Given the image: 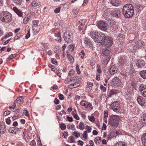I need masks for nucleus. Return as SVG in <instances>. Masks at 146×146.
Masks as SVG:
<instances>
[{
    "label": "nucleus",
    "instance_id": "3c124183",
    "mask_svg": "<svg viewBox=\"0 0 146 146\" xmlns=\"http://www.w3.org/2000/svg\"><path fill=\"white\" fill-rule=\"evenodd\" d=\"M73 80L70 79L69 78L66 79L64 81V83L66 84H68L70 82L72 81Z\"/></svg>",
    "mask_w": 146,
    "mask_h": 146
},
{
    "label": "nucleus",
    "instance_id": "a19ab883",
    "mask_svg": "<svg viewBox=\"0 0 146 146\" xmlns=\"http://www.w3.org/2000/svg\"><path fill=\"white\" fill-rule=\"evenodd\" d=\"M74 46L73 45L70 44L68 46V48L69 50L72 52L74 50Z\"/></svg>",
    "mask_w": 146,
    "mask_h": 146
},
{
    "label": "nucleus",
    "instance_id": "4c0bfd02",
    "mask_svg": "<svg viewBox=\"0 0 146 146\" xmlns=\"http://www.w3.org/2000/svg\"><path fill=\"white\" fill-rule=\"evenodd\" d=\"M17 55L16 54H12L9 57L7 58V61H9L10 60L12 59L13 58L17 56Z\"/></svg>",
    "mask_w": 146,
    "mask_h": 146
},
{
    "label": "nucleus",
    "instance_id": "e433bc0d",
    "mask_svg": "<svg viewBox=\"0 0 146 146\" xmlns=\"http://www.w3.org/2000/svg\"><path fill=\"white\" fill-rule=\"evenodd\" d=\"M67 126L68 129L73 130H74L73 129L75 127V125L74 124L72 123H70L69 125H68Z\"/></svg>",
    "mask_w": 146,
    "mask_h": 146
},
{
    "label": "nucleus",
    "instance_id": "f3484780",
    "mask_svg": "<svg viewBox=\"0 0 146 146\" xmlns=\"http://www.w3.org/2000/svg\"><path fill=\"white\" fill-rule=\"evenodd\" d=\"M19 130V129L17 127H12L8 130V131L9 133L16 134L18 133Z\"/></svg>",
    "mask_w": 146,
    "mask_h": 146
},
{
    "label": "nucleus",
    "instance_id": "ddd939ff",
    "mask_svg": "<svg viewBox=\"0 0 146 146\" xmlns=\"http://www.w3.org/2000/svg\"><path fill=\"white\" fill-rule=\"evenodd\" d=\"M80 104L82 106H84L86 108L88 107L92 109L93 108L92 104L90 103H88V102H86L85 100L82 101L80 102Z\"/></svg>",
    "mask_w": 146,
    "mask_h": 146
},
{
    "label": "nucleus",
    "instance_id": "680f3d73",
    "mask_svg": "<svg viewBox=\"0 0 146 146\" xmlns=\"http://www.w3.org/2000/svg\"><path fill=\"white\" fill-rule=\"evenodd\" d=\"M11 121L10 119V117H9L7 119H6V123L8 125H9L11 123Z\"/></svg>",
    "mask_w": 146,
    "mask_h": 146
},
{
    "label": "nucleus",
    "instance_id": "2f4dec72",
    "mask_svg": "<svg viewBox=\"0 0 146 146\" xmlns=\"http://www.w3.org/2000/svg\"><path fill=\"white\" fill-rule=\"evenodd\" d=\"M39 2L36 1H33L31 3V6L33 7H35L39 5Z\"/></svg>",
    "mask_w": 146,
    "mask_h": 146
},
{
    "label": "nucleus",
    "instance_id": "dca6fc26",
    "mask_svg": "<svg viewBox=\"0 0 146 146\" xmlns=\"http://www.w3.org/2000/svg\"><path fill=\"white\" fill-rule=\"evenodd\" d=\"M102 53L104 55L108 56L107 58V61H108L111 58V56L110 54L111 52L109 50H103Z\"/></svg>",
    "mask_w": 146,
    "mask_h": 146
},
{
    "label": "nucleus",
    "instance_id": "5701e85b",
    "mask_svg": "<svg viewBox=\"0 0 146 146\" xmlns=\"http://www.w3.org/2000/svg\"><path fill=\"white\" fill-rule=\"evenodd\" d=\"M113 146H127L125 143L122 141H119L116 143Z\"/></svg>",
    "mask_w": 146,
    "mask_h": 146
},
{
    "label": "nucleus",
    "instance_id": "f257e3e1",
    "mask_svg": "<svg viewBox=\"0 0 146 146\" xmlns=\"http://www.w3.org/2000/svg\"><path fill=\"white\" fill-rule=\"evenodd\" d=\"M123 14L126 18L132 17L134 13V7L131 4H128L123 6L122 9Z\"/></svg>",
    "mask_w": 146,
    "mask_h": 146
},
{
    "label": "nucleus",
    "instance_id": "9b49d317",
    "mask_svg": "<svg viewBox=\"0 0 146 146\" xmlns=\"http://www.w3.org/2000/svg\"><path fill=\"white\" fill-rule=\"evenodd\" d=\"M144 42L141 40H139L136 42L133 47V50H136L141 48L143 45Z\"/></svg>",
    "mask_w": 146,
    "mask_h": 146
},
{
    "label": "nucleus",
    "instance_id": "72a5a7b5",
    "mask_svg": "<svg viewBox=\"0 0 146 146\" xmlns=\"http://www.w3.org/2000/svg\"><path fill=\"white\" fill-rule=\"evenodd\" d=\"M145 87V86L144 84H142L141 85L139 88V91L141 92V91H142L144 90H146Z\"/></svg>",
    "mask_w": 146,
    "mask_h": 146
},
{
    "label": "nucleus",
    "instance_id": "20e7f679",
    "mask_svg": "<svg viewBox=\"0 0 146 146\" xmlns=\"http://www.w3.org/2000/svg\"><path fill=\"white\" fill-rule=\"evenodd\" d=\"M110 108L117 113H119L121 109L120 104L117 101H115L110 105Z\"/></svg>",
    "mask_w": 146,
    "mask_h": 146
},
{
    "label": "nucleus",
    "instance_id": "e2e57ef3",
    "mask_svg": "<svg viewBox=\"0 0 146 146\" xmlns=\"http://www.w3.org/2000/svg\"><path fill=\"white\" fill-rule=\"evenodd\" d=\"M58 95L59 99L60 100H63L64 99V96L62 94H59Z\"/></svg>",
    "mask_w": 146,
    "mask_h": 146
},
{
    "label": "nucleus",
    "instance_id": "c756f323",
    "mask_svg": "<svg viewBox=\"0 0 146 146\" xmlns=\"http://www.w3.org/2000/svg\"><path fill=\"white\" fill-rule=\"evenodd\" d=\"M112 11L110 9H108L104 11V13L107 15H110L112 14Z\"/></svg>",
    "mask_w": 146,
    "mask_h": 146
},
{
    "label": "nucleus",
    "instance_id": "b1692460",
    "mask_svg": "<svg viewBox=\"0 0 146 146\" xmlns=\"http://www.w3.org/2000/svg\"><path fill=\"white\" fill-rule=\"evenodd\" d=\"M40 31V29L38 27L33 28V35H36Z\"/></svg>",
    "mask_w": 146,
    "mask_h": 146
},
{
    "label": "nucleus",
    "instance_id": "bf43d9fd",
    "mask_svg": "<svg viewBox=\"0 0 146 146\" xmlns=\"http://www.w3.org/2000/svg\"><path fill=\"white\" fill-rule=\"evenodd\" d=\"M60 10V7H58L56 8L54 10V12L56 13H58L59 12Z\"/></svg>",
    "mask_w": 146,
    "mask_h": 146
},
{
    "label": "nucleus",
    "instance_id": "864d4df0",
    "mask_svg": "<svg viewBox=\"0 0 146 146\" xmlns=\"http://www.w3.org/2000/svg\"><path fill=\"white\" fill-rule=\"evenodd\" d=\"M83 137L85 139H86L88 137V134L86 131H84L83 134H82Z\"/></svg>",
    "mask_w": 146,
    "mask_h": 146
},
{
    "label": "nucleus",
    "instance_id": "6e6d98bb",
    "mask_svg": "<svg viewBox=\"0 0 146 146\" xmlns=\"http://www.w3.org/2000/svg\"><path fill=\"white\" fill-rule=\"evenodd\" d=\"M10 34L11 35H6L5 36H4V37H2V38H1V40H3V39H6L9 36H11L12 35V33H10Z\"/></svg>",
    "mask_w": 146,
    "mask_h": 146
},
{
    "label": "nucleus",
    "instance_id": "a878e982",
    "mask_svg": "<svg viewBox=\"0 0 146 146\" xmlns=\"http://www.w3.org/2000/svg\"><path fill=\"white\" fill-rule=\"evenodd\" d=\"M16 102L19 104L23 103V97L20 96L18 97L16 100Z\"/></svg>",
    "mask_w": 146,
    "mask_h": 146
},
{
    "label": "nucleus",
    "instance_id": "7ed1b4c3",
    "mask_svg": "<svg viewBox=\"0 0 146 146\" xmlns=\"http://www.w3.org/2000/svg\"><path fill=\"white\" fill-rule=\"evenodd\" d=\"M120 118L119 116L117 115H111L109 118L108 124L115 127L118 126Z\"/></svg>",
    "mask_w": 146,
    "mask_h": 146
},
{
    "label": "nucleus",
    "instance_id": "473e14b6",
    "mask_svg": "<svg viewBox=\"0 0 146 146\" xmlns=\"http://www.w3.org/2000/svg\"><path fill=\"white\" fill-rule=\"evenodd\" d=\"M101 140V137H97L94 139V141L97 144H100Z\"/></svg>",
    "mask_w": 146,
    "mask_h": 146
},
{
    "label": "nucleus",
    "instance_id": "58836bf2",
    "mask_svg": "<svg viewBox=\"0 0 146 146\" xmlns=\"http://www.w3.org/2000/svg\"><path fill=\"white\" fill-rule=\"evenodd\" d=\"M22 136L23 138L26 141H27L26 139H28L29 137L27 133H25L24 132H23V135Z\"/></svg>",
    "mask_w": 146,
    "mask_h": 146
},
{
    "label": "nucleus",
    "instance_id": "39448f33",
    "mask_svg": "<svg viewBox=\"0 0 146 146\" xmlns=\"http://www.w3.org/2000/svg\"><path fill=\"white\" fill-rule=\"evenodd\" d=\"M95 35L97 37V38L96 40V42L101 44L103 43L102 40H103L106 36L104 33L96 31L94 33Z\"/></svg>",
    "mask_w": 146,
    "mask_h": 146
},
{
    "label": "nucleus",
    "instance_id": "4d7b16f0",
    "mask_svg": "<svg viewBox=\"0 0 146 146\" xmlns=\"http://www.w3.org/2000/svg\"><path fill=\"white\" fill-rule=\"evenodd\" d=\"M108 116V112L107 111H104V117L105 119H107Z\"/></svg>",
    "mask_w": 146,
    "mask_h": 146
},
{
    "label": "nucleus",
    "instance_id": "bb28decb",
    "mask_svg": "<svg viewBox=\"0 0 146 146\" xmlns=\"http://www.w3.org/2000/svg\"><path fill=\"white\" fill-rule=\"evenodd\" d=\"M76 127L77 128H78L81 130H83L85 128L84 124L83 122H81L80 123L79 125V128H78V126H77Z\"/></svg>",
    "mask_w": 146,
    "mask_h": 146
},
{
    "label": "nucleus",
    "instance_id": "1a4fd4ad",
    "mask_svg": "<svg viewBox=\"0 0 146 146\" xmlns=\"http://www.w3.org/2000/svg\"><path fill=\"white\" fill-rule=\"evenodd\" d=\"M98 27L99 29L103 30L106 31L107 29V24L106 23L103 21H100L98 23Z\"/></svg>",
    "mask_w": 146,
    "mask_h": 146
},
{
    "label": "nucleus",
    "instance_id": "aec40b11",
    "mask_svg": "<svg viewBox=\"0 0 146 146\" xmlns=\"http://www.w3.org/2000/svg\"><path fill=\"white\" fill-rule=\"evenodd\" d=\"M110 3L113 6L115 7H117L119 5V1L117 0H111Z\"/></svg>",
    "mask_w": 146,
    "mask_h": 146
},
{
    "label": "nucleus",
    "instance_id": "79ce46f5",
    "mask_svg": "<svg viewBox=\"0 0 146 146\" xmlns=\"http://www.w3.org/2000/svg\"><path fill=\"white\" fill-rule=\"evenodd\" d=\"M85 55V54L83 50L79 54V56H80L82 59H83L84 58Z\"/></svg>",
    "mask_w": 146,
    "mask_h": 146
},
{
    "label": "nucleus",
    "instance_id": "052dcab7",
    "mask_svg": "<svg viewBox=\"0 0 146 146\" xmlns=\"http://www.w3.org/2000/svg\"><path fill=\"white\" fill-rule=\"evenodd\" d=\"M30 145L31 146H35L36 145V143L35 141L33 140L31 141Z\"/></svg>",
    "mask_w": 146,
    "mask_h": 146
},
{
    "label": "nucleus",
    "instance_id": "7c9ffc66",
    "mask_svg": "<svg viewBox=\"0 0 146 146\" xmlns=\"http://www.w3.org/2000/svg\"><path fill=\"white\" fill-rule=\"evenodd\" d=\"M67 58L69 61L72 62H73L74 61V58L69 54H68L67 55Z\"/></svg>",
    "mask_w": 146,
    "mask_h": 146
},
{
    "label": "nucleus",
    "instance_id": "c9c22d12",
    "mask_svg": "<svg viewBox=\"0 0 146 146\" xmlns=\"http://www.w3.org/2000/svg\"><path fill=\"white\" fill-rule=\"evenodd\" d=\"M95 32H93V33L91 34V36L92 38L94 39V41L96 42V40L97 38V37L94 34Z\"/></svg>",
    "mask_w": 146,
    "mask_h": 146
},
{
    "label": "nucleus",
    "instance_id": "a18cd8bd",
    "mask_svg": "<svg viewBox=\"0 0 146 146\" xmlns=\"http://www.w3.org/2000/svg\"><path fill=\"white\" fill-rule=\"evenodd\" d=\"M57 38L56 39L58 41L60 42L61 41V38L60 35V32H59L58 33L57 35Z\"/></svg>",
    "mask_w": 146,
    "mask_h": 146
},
{
    "label": "nucleus",
    "instance_id": "37998d69",
    "mask_svg": "<svg viewBox=\"0 0 146 146\" xmlns=\"http://www.w3.org/2000/svg\"><path fill=\"white\" fill-rule=\"evenodd\" d=\"M72 115L73 116V117L75 119L78 120L80 119L77 113H73L72 112Z\"/></svg>",
    "mask_w": 146,
    "mask_h": 146
},
{
    "label": "nucleus",
    "instance_id": "2eb2a0df",
    "mask_svg": "<svg viewBox=\"0 0 146 146\" xmlns=\"http://www.w3.org/2000/svg\"><path fill=\"white\" fill-rule=\"evenodd\" d=\"M137 101L140 105L143 106L145 104V101L144 98L141 96L138 97L137 98Z\"/></svg>",
    "mask_w": 146,
    "mask_h": 146
},
{
    "label": "nucleus",
    "instance_id": "f8f14e48",
    "mask_svg": "<svg viewBox=\"0 0 146 146\" xmlns=\"http://www.w3.org/2000/svg\"><path fill=\"white\" fill-rule=\"evenodd\" d=\"M145 64V61L139 59L137 60L136 62V66L138 68H141L144 67Z\"/></svg>",
    "mask_w": 146,
    "mask_h": 146
},
{
    "label": "nucleus",
    "instance_id": "4468645a",
    "mask_svg": "<svg viewBox=\"0 0 146 146\" xmlns=\"http://www.w3.org/2000/svg\"><path fill=\"white\" fill-rule=\"evenodd\" d=\"M118 69L116 66L113 65L111 66L110 70V73L111 75H113L116 73Z\"/></svg>",
    "mask_w": 146,
    "mask_h": 146
},
{
    "label": "nucleus",
    "instance_id": "f03ea898",
    "mask_svg": "<svg viewBox=\"0 0 146 146\" xmlns=\"http://www.w3.org/2000/svg\"><path fill=\"white\" fill-rule=\"evenodd\" d=\"M12 15L9 12L3 11L0 13V20L3 22L9 23L12 20Z\"/></svg>",
    "mask_w": 146,
    "mask_h": 146
},
{
    "label": "nucleus",
    "instance_id": "a211bd4d",
    "mask_svg": "<svg viewBox=\"0 0 146 146\" xmlns=\"http://www.w3.org/2000/svg\"><path fill=\"white\" fill-rule=\"evenodd\" d=\"M121 13V11L119 10H115L112 11V15L115 17H118L120 16Z\"/></svg>",
    "mask_w": 146,
    "mask_h": 146
},
{
    "label": "nucleus",
    "instance_id": "13d9d810",
    "mask_svg": "<svg viewBox=\"0 0 146 146\" xmlns=\"http://www.w3.org/2000/svg\"><path fill=\"white\" fill-rule=\"evenodd\" d=\"M121 74L125 77L127 76V74L125 71H122L121 72Z\"/></svg>",
    "mask_w": 146,
    "mask_h": 146
},
{
    "label": "nucleus",
    "instance_id": "69168bd1",
    "mask_svg": "<svg viewBox=\"0 0 146 146\" xmlns=\"http://www.w3.org/2000/svg\"><path fill=\"white\" fill-rule=\"evenodd\" d=\"M74 73V71L73 70H70L68 73V75L70 76H71V75H73V74Z\"/></svg>",
    "mask_w": 146,
    "mask_h": 146
},
{
    "label": "nucleus",
    "instance_id": "f704fd0d",
    "mask_svg": "<svg viewBox=\"0 0 146 146\" xmlns=\"http://www.w3.org/2000/svg\"><path fill=\"white\" fill-rule=\"evenodd\" d=\"M38 22L36 20H34L32 22V28H34L37 27L38 25Z\"/></svg>",
    "mask_w": 146,
    "mask_h": 146
},
{
    "label": "nucleus",
    "instance_id": "ea45409f",
    "mask_svg": "<svg viewBox=\"0 0 146 146\" xmlns=\"http://www.w3.org/2000/svg\"><path fill=\"white\" fill-rule=\"evenodd\" d=\"M14 2L17 5H21L22 0H13Z\"/></svg>",
    "mask_w": 146,
    "mask_h": 146
},
{
    "label": "nucleus",
    "instance_id": "8fccbe9b",
    "mask_svg": "<svg viewBox=\"0 0 146 146\" xmlns=\"http://www.w3.org/2000/svg\"><path fill=\"white\" fill-rule=\"evenodd\" d=\"M76 70L77 72V73L79 74L80 73V71L79 68V66L78 64H76Z\"/></svg>",
    "mask_w": 146,
    "mask_h": 146
},
{
    "label": "nucleus",
    "instance_id": "de8ad7c7",
    "mask_svg": "<svg viewBox=\"0 0 146 146\" xmlns=\"http://www.w3.org/2000/svg\"><path fill=\"white\" fill-rule=\"evenodd\" d=\"M72 134V135H74L75 137H76L77 138H78L80 136V133L77 131L73 132Z\"/></svg>",
    "mask_w": 146,
    "mask_h": 146
},
{
    "label": "nucleus",
    "instance_id": "774afa93",
    "mask_svg": "<svg viewBox=\"0 0 146 146\" xmlns=\"http://www.w3.org/2000/svg\"><path fill=\"white\" fill-rule=\"evenodd\" d=\"M141 94L144 97L146 96V90H144L141 92Z\"/></svg>",
    "mask_w": 146,
    "mask_h": 146
},
{
    "label": "nucleus",
    "instance_id": "cd10ccee",
    "mask_svg": "<svg viewBox=\"0 0 146 146\" xmlns=\"http://www.w3.org/2000/svg\"><path fill=\"white\" fill-rule=\"evenodd\" d=\"M30 19V16L27 15L23 19V23L25 24H27Z\"/></svg>",
    "mask_w": 146,
    "mask_h": 146
},
{
    "label": "nucleus",
    "instance_id": "0eeeda50",
    "mask_svg": "<svg viewBox=\"0 0 146 146\" xmlns=\"http://www.w3.org/2000/svg\"><path fill=\"white\" fill-rule=\"evenodd\" d=\"M103 43L101 44L104 46H107V47H110L111 46L112 44V41L111 39L109 36H106L105 39L102 40Z\"/></svg>",
    "mask_w": 146,
    "mask_h": 146
},
{
    "label": "nucleus",
    "instance_id": "4be33fe9",
    "mask_svg": "<svg viewBox=\"0 0 146 146\" xmlns=\"http://www.w3.org/2000/svg\"><path fill=\"white\" fill-rule=\"evenodd\" d=\"M126 60L125 59V57L121 58L118 60V63L121 66H123Z\"/></svg>",
    "mask_w": 146,
    "mask_h": 146
},
{
    "label": "nucleus",
    "instance_id": "9d476101",
    "mask_svg": "<svg viewBox=\"0 0 146 146\" xmlns=\"http://www.w3.org/2000/svg\"><path fill=\"white\" fill-rule=\"evenodd\" d=\"M121 83V80L117 77H115L112 79L111 84L115 87L118 86Z\"/></svg>",
    "mask_w": 146,
    "mask_h": 146
},
{
    "label": "nucleus",
    "instance_id": "338daca9",
    "mask_svg": "<svg viewBox=\"0 0 146 146\" xmlns=\"http://www.w3.org/2000/svg\"><path fill=\"white\" fill-rule=\"evenodd\" d=\"M79 11V9H75L73 11V13L74 15H76L78 13Z\"/></svg>",
    "mask_w": 146,
    "mask_h": 146
},
{
    "label": "nucleus",
    "instance_id": "49530a36",
    "mask_svg": "<svg viewBox=\"0 0 146 146\" xmlns=\"http://www.w3.org/2000/svg\"><path fill=\"white\" fill-rule=\"evenodd\" d=\"M86 131H86L87 133H90L92 129L88 125L86 126Z\"/></svg>",
    "mask_w": 146,
    "mask_h": 146
},
{
    "label": "nucleus",
    "instance_id": "423d86ee",
    "mask_svg": "<svg viewBox=\"0 0 146 146\" xmlns=\"http://www.w3.org/2000/svg\"><path fill=\"white\" fill-rule=\"evenodd\" d=\"M72 33L69 31H66L64 34L63 38L65 42L69 43L72 42Z\"/></svg>",
    "mask_w": 146,
    "mask_h": 146
},
{
    "label": "nucleus",
    "instance_id": "09e8293b",
    "mask_svg": "<svg viewBox=\"0 0 146 146\" xmlns=\"http://www.w3.org/2000/svg\"><path fill=\"white\" fill-rule=\"evenodd\" d=\"M21 36V34L20 33H18L14 37L15 40H17L20 38Z\"/></svg>",
    "mask_w": 146,
    "mask_h": 146
},
{
    "label": "nucleus",
    "instance_id": "6ab92c4d",
    "mask_svg": "<svg viewBox=\"0 0 146 146\" xmlns=\"http://www.w3.org/2000/svg\"><path fill=\"white\" fill-rule=\"evenodd\" d=\"M13 10L19 16L22 17V16L23 15L22 12L18 10L16 7H15L13 8Z\"/></svg>",
    "mask_w": 146,
    "mask_h": 146
},
{
    "label": "nucleus",
    "instance_id": "393cba45",
    "mask_svg": "<svg viewBox=\"0 0 146 146\" xmlns=\"http://www.w3.org/2000/svg\"><path fill=\"white\" fill-rule=\"evenodd\" d=\"M141 139L143 144L145 146H146V133L143 135Z\"/></svg>",
    "mask_w": 146,
    "mask_h": 146
},
{
    "label": "nucleus",
    "instance_id": "603ef678",
    "mask_svg": "<svg viewBox=\"0 0 146 146\" xmlns=\"http://www.w3.org/2000/svg\"><path fill=\"white\" fill-rule=\"evenodd\" d=\"M87 84L88 86L90 87V90H92V86L93 85V83L90 82H87Z\"/></svg>",
    "mask_w": 146,
    "mask_h": 146
},
{
    "label": "nucleus",
    "instance_id": "5fc2aeb1",
    "mask_svg": "<svg viewBox=\"0 0 146 146\" xmlns=\"http://www.w3.org/2000/svg\"><path fill=\"white\" fill-rule=\"evenodd\" d=\"M30 29H29L26 35L25 36L26 39H27L30 37Z\"/></svg>",
    "mask_w": 146,
    "mask_h": 146
},
{
    "label": "nucleus",
    "instance_id": "6e6552de",
    "mask_svg": "<svg viewBox=\"0 0 146 146\" xmlns=\"http://www.w3.org/2000/svg\"><path fill=\"white\" fill-rule=\"evenodd\" d=\"M139 122L142 127L146 124V113H142L140 116Z\"/></svg>",
    "mask_w": 146,
    "mask_h": 146
},
{
    "label": "nucleus",
    "instance_id": "c03bdc74",
    "mask_svg": "<svg viewBox=\"0 0 146 146\" xmlns=\"http://www.w3.org/2000/svg\"><path fill=\"white\" fill-rule=\"evenodd\" d=\"M60 127L61 128V129L62 130H65L66 128V126L65 123H61L60 125Z\"/></svg>",
    "mask_w": 146,
    "mask_h": 146
},
{
    "label": "nucleus",
    "instance_id": "c85d7f7f",
    "mask_svg": "<svg viewBox=\"0 0 146 146\" xmlns=\"http://www.w3.org/2000/svg\"><path fill=\"white\" fill-rule=\"evenodd\" d=\"M141 76L143 78L146 79V70H143L141 71L140 73Z\"/></svg>",
    "mask_w": 146,
    "mask_h": 146
},
{
    "label": "nucleus",
    "instance_id": "412c9836",
    "mask_svg": "<svg viewBox=\"0 0 146 146\" xmlns=\"http://www.w3.org/2000/svg\"><path fill=\"white\" fill-rule=\"evenodd\" d=\"M5 125L4 124H1L0 125V133L3 134L6 131Z\"/></svg>",
    "mask_w": 146,
    "mask_h": 146
},
{
    "label": "nucleus",
    "instance_id": "0e129e2a",
    "mask_svg": "<svg viewBox=\"0 0 146 146\" xmlns=\"http://www.w3.org/2000/svg\"><path fill=\"white\" fill-rule=\"evenodd\" d=\"M100 88L101 90L103 92H105L106 91V88L103 85H102L100 86Z\"/></svg>",
    "mask_w": 146,
    "mask_h": 146
}]
</instances>
